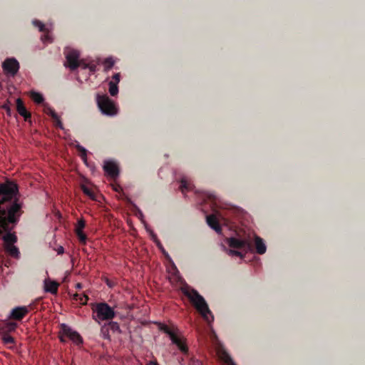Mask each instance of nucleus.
<instances>
[{
	"mask_svg": "<svg viewBox=\"0 0 365 365\" xmlns=\"http://www.w3.org/2000/svg\"><path fill=\"white\" fill-rule=\"evenodd\" d=\"M21 207V204L15 201L9 206V212L0 211V238L4 242V247L13 245L17 242V236L11 230L22 214Z\"/></svg>",
	"mask_w": 365,
	"mask_h": 365,
	"instance_id": "1",
	"label": "nucleus"
},
{
	"mask_svg": "<svg viewBox=\"0 0 365 365\" xmlns=\"http://www.w3.org/2000/svg\"><path fill=\"white\" fill-rule=\"evenodd\" d=\"M181 290L182 293L189 299L195 309L201 314L205 320L207 322L213 321L214 317L208 307L207 302L202 296L198 292L191 288L187 284L184 285Z\"/></svg>",
	"mask_w": 365,
	"mask_h": 365,
	"instance_id": "2",
	"label": "nucleus"
},
{
	"mask_svg": "<svg viewBox=\"0 0 365 365\" xmlns=\"http://www.w3.org/2000/svg\"><path fill=\"white\" fill-rule=\"evenodd\" d=\"M92 309L93 313L96 314L93 315V319L98 322H99V320H111L115 314L113 309L106 302L93 304Z\"/></svg>",
	"mask_w": 365,
	"mask_h": 365,
	"instance_id": "3",
	"label": "nucleus"
},
{
	"mask_svg": "<svg viewBox=\"0 0 365 365\" xmlns=\"http://www.w3.org/2000/svg\"><path fill=\"white\" fill-rule=\"evenodd\" d=\"M97 103L101 112L108 115L117 113V108L114 103L106 95H98Z\"/></svg>",
	"mask_w": 365,
	"mask_h": 365,
	"instance_id": "4",
	"label": "nucleus"
},
{
	"mask_svg": "<svg viewBox=\"0 0 365 365\" xmlns=\"http://www.w3.org/2000/svg\"><path fill=\"white\" fill-rule=\"evenodd\" d=\"M160 330L169 335L172 342L175 344L183 354H187L188 352V347L187 345L178 337L175 331H173L168 326L165 324L162 325L160 327Z\"/></svg>",
	"mask_w": 365,
	"mask_h": 365,
	"instance_id": "5",
	"label": "nucleus"
},
{
	"mask_svg": "<svg viewBox=\"0 0 365 365\" xmlns=\"http://www.w3.org/2000/svg\"><path fill=\"white\" fill-rule=\"evenodd\" d=\"M66 63L65 66L69 67L71 71L76 70L79 66V52L74 49H69L65 51Z\"/></svg>",
	"mask_w": 365,
	"mask_h": 365,
	"instance_id": "6",
	"label": "nucleus"
},
{
	"mask_svg": "<svg viewBox=\"0 0 365 365\" xmlns=\"http://www.w3.org/2000/svg\"><path fill=\"white\" fill-rule=\"evenodd\" d=\"M229 246L232 248L242 249L246 248L252 250V245L248 240H239L235 237H230L227 239Z\"/></svg>",
	"mask_w": 365,
	"mask_h": 365,
	"instance_id": "7",
	"label": "nucleus"
},
{
	"mask_svg": "<svg viewBox=\"0 0 365 365\" xmlns=\"http://www.w3.org/2000/svg\"><path fill=\"white\" fill-rule=\"evenodd\" d=\"M3 68L6 73L14 76L19 71V63L15 58H8L3 63Z\"/></svg>",
	"mask_w": 365,
	"mask_h": 365,
	"instance_id": "8",
	"label": "nucleus"
},
{
	"mask_svg": "<svg viewBox=\"0 0 365 365\" xmlns=\"http://www.w3.org/2000/svg\"><path fill=\"white\" fill-rule=\"evenodd\" d=\"M62 329L63 334L76 344H81L83 343V339L77 331L72 330L66 324H62Z\"/></svg>",
	"mask_w": 365,
	"mask_h": 365,
	"instance_id": "9",
	"label": "nucleus"
},
{
	"mask_svg": "<svg viewBox=\"0 0 365 365\" xmlns=\"http://www.w3.org/2000/svg\"><path fill=\"white\" fill-rule=\"evenodd\" d=\"M29 312V309L28 307H16L11 310L9 318L14 320L21 321Z\"/></svg>",
	"mask_w": 365,
	"mask_h": 365,
	"instance_id": "10",
	"label": "nucleus"
},
{
	"mask_svg": "<svg viewBox=\"0 0 365 365\" xmlns=\"http://www.w3.org/2000/svg\"><path fill=\"white\" fill-rule=\"evenodd\" d=\"M104 171L111 177L112 178H115L118 176L119 169L118 165L112 161H106L103 165Z\"/></svg>",
	"mask_w": 365,
	"mask_h": 365,
	"instance_id": "11",
	"label": "nucleus"
},
{
	"mask_svg": "<svg viewBox=\"0 0 365 365\" xmlns=\"http://www.w3.org/2000/svg\"><path fill=\"white\" fill-rule=\"evenodd\" d=\"M16 110L18 113L24 118V120L26 121H28L31 119V113L26 110L24 102L21 98L16 99Z\"/></svg>",
	"mask_w": 365,
	"mask_h": 365,
	"instance_id": "12",
	"label": "nucleus"
},
{
	"mask_svg": "<svg viewBox=\"0 0 365 365\" xmlns=\"http://www.w3.org/2000/svg\"><path fill=\"white\" fill-rule=\"evenodd\" d=\"M59 284L55 281H51L49 279L44 280V289L45 292L51 294H56L58 292Z\"/></svg>",
	"mask_w": 365,
	"mask_h": 365,
	"instance_id": "13",
	"label": "nucleus"
},
{
	"mask_svg": "<svg viewBox=\"0 0 365 365\" xmlns=\"http://www.w3.org/2000/svg\"><path fill=\"white\" fill-rule=\"evenodd\" d=\"M206 219H207V223L211 228H212L214 230H215L216 232H217V233L221 232V230H222L221 227L218 222L217 219L216 218V217L215 215H208V216H207Z\"/></svg>",
	"mask_w": 365,
	"mask_h": 365,
	"instance_id": "14",
	"label": "nucleus"
},
{
	"mask_svg": "<svg viewBox=\"0 0 365 365\" xmlns=\"http://www.w3.org/2000/svg\"><path fill=\"white\" fill-rule=\"evenodd\" d=\"M255 245L257 253L263 255L266 252L267 247L263 240L259 236L255 235Z\"/></svg>",
	"mask_w": 365,
	"mask_h": 365,
	"instance_id": "15",
	"label": "nucleus"
},
{
	"mask_svg": "<svg viewBox=\"0 0 365 365\" xmlns=\"http://www.w3.org/2000/svg\"><path fill=\"white\" fill-rule=\"evenodd\" d=\"M4 249L11 257L15 259H19L20 257V252L19 250V248L16 247L14 245L10 246H5Z\"/></svg>",
	"mask_w": 365,
	"mask_h": 365,
	"instance_id": "16",
	"label": "nucleus"
},
{
	"mask_svg": "<svg viewBox=\"0 0 365 365\" xmlns=\"http://www.w3.org/2000/svg\"><path fill=\"white\" fill-rule=\"evenodd\" d=\"M82 191L85 195L88 196L93 200H97L96 193L86 185H83L81 186Z\"/></svg>",
	"mask_w": 365,
	"mask_h": 365,
	"instance_id": "17",
	"label": "nucleus"
},
{
	"mask_svg": "<svg viewBox=\"0 0 365 365\" xmlns=\"http://www.w3.org/2000/svg\"><path fill=\"white\" fill-rule=\"evenodd\" d=\"M180 190L182 193L192 189V185L187 180L182 178L181 180Z\"/></svg>",
	"mask_w": 365,
	"mask_h": 365,
	"instance_id": "18",
	"label": "nucleus"
},
{
	"mask_svg": "<svg viewBox=\"0 0 365 365\" xmlns=\"http://www.w3.org/2000/svg\"><path fill=\"white\" fill-rule=\"evenodd\" d=\"M76 149L80 153V156L82 160L86 162L87 160V150L79 144L76 145Z\"/></svg>",
	"mask_w": 365,
	"mask_h": 365,
	"instance_id": "19",
	"label": "nucleus"
},
{
	"mask_svg": "<svg viewBox=\"0 0 365 365\" xmlns=\"http://www.w3.org/2000/svg\"><path fill=\"white\" fill-rule=\"evenodd\" d=\"M109 93L112 96H116L118 93V86L113 81L109 83Z\"/></svg>",
	"mask_w": 365,
	"mask_h": 365,
	"instance_id": "20",
	"label": "nucleus"
},
{
	"mask_svg": "<svg viewBox=\"0 0 365 365\" xmlns=\"http://www.w3.org/2000/svg\"><path fill=\"white\" fill-rule=\"evenodd\" d=\"M31 98L34 102H36V103H38V104L43 103V97L39 93H36V92L32 93Z\"/></svg>",
	"mask_w": 365,
	"mask_h": 365,
	"instance_id": "21",
	"label": "nucleus"
},
{
	"mask_svg": "<svg viewBox=\"0 0 365 365\" xmlns=\"http://www.w3.org/2000/svg\"><path fill=\"white\" fill-rule=\"evenodd\" d=\"M1 339L4 344H11L14 343V339L7 334H4L2 336Z\"/></svg>",
	"mask_w": 365,
	"mask_h": 365,
	"instance_id": "22",
	"label": "nucleus"
},
{
	"mask_svg": "<svg viewBox=\"0 0 365 365\" xmlns=\"http://www.w3.org/2000/svg\"><path fill=\"white\" fill-rule=\"evenodd\" d=\"M101 335L103 339H109V328L107 325H104L101 327Z\"/></svg>",
	"mask_w": 365,
	"mask_h": 365,
	"instance_id": "23",
	"label": "nucleus"
},
{
	"mask_svg": "<svg viewBox=\"0 0 365 365\" xmlns=\"http://www.w3.org/2000/svg\"><path fill=\"white\" fill-rule=\"evenodd\" d=\"M45 111L48 115H49L53 118V120L58 118V115L55 112V110L50 107L45 108Z\"/></svg>",
	"mask_w": 365,
	"mask_h": 365,
	"instance_id": "24",
	"label": "nucleus"
},
{
	"mask_svg": "<svg viewBox=\"0 0 365 365\" xmlns=\"http://www.w3.org/2000/svg\"><path fill=\"white\" fill-rule=\"evenodd\" d=\"M105 69L109 70L110 69L113 65H114V61L112 59V58H107L104 62H103Z\"/></svg>",
	"mask_w": 365,
	"mask_h": 365,
	"instance_id": "25",
	"label": "nucleus"
},
{
	"mask_svg": "<svg viewBox=\"0 0 365 365\" xmlns=\"http://www.w3.org/2000/svg\"><path fill=\"white\" fill-rule=\"evenodd\" d=\"M76 233L80 242L82 244H86L87 240L86 234L83 231L76 232Z\"/></svg>",
	"mask_w": 365,
	"mask_h": 365,
	"instance_id": "26",
	"label": "nucleus"
},
{
	"mask_svg": "<svg viewBox=\"0 0 365 365\" xmlns=\"http://www.w3.org/2000/svg\"><path fill=\"white\" fill-rule=\"evenodd\" d=\"M33 24L35 26H37L40 31H41V32H45L46 31V29H45L44 24L42 22H41L40 21L34 20V21H33Z\"/></svg>",
	"mask_w": 365,
	"mask_h": 365,
	"instance_id": "27",
	"label": "nucleus"
},
{
	"mask_svg": "<svg viewBox=\"0 0 365 365\" xmlns=\"http://www.w3.org/2000/svg\"><path fill=\"white\" fill-rule=\"evenodd\" d=\"M17 327V324L12 322H8L6 323V329L7 331H14Z\"/></svg>",
	"mask_w": 365,
	"mask_h": 365,
	"instance_id": "28",
	"label": "nucleus"
},
{
	"mask_svg": "<svg viewBox=\"0 0 365 365\" xmlns=\"http://www.w3.org/2000/svg\"><path fill=\"white\" fill-rule=\"evenodd\" d=\"M85 226H86V222L83 220H78L76 228V232L83 231Z\"/></svg>",
	"mask_w": 365,
	"mask_h": 365,
	"instance_id": "29",
	"label": "nucleus"
},
{
	"mask_svg": "<svg viewBox=\"0 0 365 365\" xmlns=\"http://www.w3.org/2000/svg\"><path fill=\"white\" fill-rule=\"evenodd\" d=\"M223 359L225 363L227 364V365H235L232 361V359L230 358V356L226 352L223 353Z\"/></svg>",
	"mask_w": 365,
	"mask_h": 365,
	"instance_id": "30",
	"label": "nucleus"
},
{
	"mask_svg": "<svg viewBox=\"0 0 365 365\" xmlns=\"http://www.w3.org/2000/svg\"><path fill=\"white\" fill-rule=\"evenodd\" d=\"M227 254L229 255L237 256V257H240L241 258H242L243 256H244L241 252L237 251V250H227Z\"/></svg>",
	"mask_w": 365,
	"mask_h": 365,
	"instance_id": "31",
	"label": "nucleus"
},
{
	"mask_svg": "<svg viewBox=\"0 0 365 365\" xmlns=\"http://www.w3.org/2000/svg\"><path fill=\"white\" fill-rule=\"evenodd\" d=\"M88 300V297L87 295H86V294H80L78 302L81 304L83 305V304H86L87 303Z\"/></svg>",
	"mask_w": 365,
	"mask_h": 365,
	"instance_id": "32",
	"label": "nucleus"
},
{
	"mask_svg": "<svg viewBox=\"0 0 365 365\" xmlns=\"http://www.w3.org/2000/svg\"><path fill=\"white\" fill-rule=\"evenodd\" d=\"M54 123H55V125H56L57 128H60V129H63V123H62V122L61 121V120L59 119V117H58L57 119H56V120H54Z\"/></svg>",
	"mask_w": 365,
	"mask_h": 365,
	"instance_id": "33",
	"label": "nucleus"
},
{
	"mask_svg": "<svg viewBox=\"0 0 365 365\" xmlns=\"http://www.w3.org/2000/svg\"><path fill=\"white\" fill-rule=\"evenodd\" d=\"M109 325L110 326L111 329L114 331L119 329V325L116 322H110L109 323Z\"/></svg>",
	"mask_w": 365,
	"mask_h": 365,
	"instance_id": "34",
	"label": "nucleus"
},
{
	"mask_svg": "<svg viewBox=\"0 0 365 365\" xmlns=\"http://www.w3.org/2000/svg\"><path fill=\"white\" fill-rule=\"evenodd\" d=\"M41 39L43 41H51L50 37L48 34H44L43 36H42Z\"/></svg>",
	"mask_w": 365,
	"mask_h": 365,
	"instance_id": "35",
	"label": "nucleus"
},
{
	"mask_svg": "<svg viewBox=\"0 0 365 365\" xmlns=\"http://www.w3.org/2000/svg\"><path fill=\"white\" fill-rule=\"evenodd\" d=\"M3 108L6 110V112L9 115H11V108L8 105H6V104L4 105Z\"/></svg>",
	"mask_w": 365,
	"mask_h": 365,
	"instance_id": "36",
	"label": "nucleus"
},
{
	"mask_svg": "<svg viewBox=\"0 0 365 365\" xmlns=\"http://www.w3.org/2000/svg\"><path fill=\"white\" fill-rule=\"evenodd\" d=\"M113 79L115 81V83L117 84L120 81V74L116 73L113 76Z\"/></svg>",
	"mask_w": 365,
	"mask_h": 365,
	"instance_id": "37",
	"label": "nucleus"
},
{
	"mask_svg": "<svg viewBox=\"0 0 365 365\" xmlns=\"http://www.w3.org/2000/svg\"><path fill=\"white\" fill-rule=\"evenodd\" d=\"M56 251L58 255H61L64 252V248L62 246H59Z\"/></svg>",
	"mask_w": 365,
	"mask_h": 365,
	"instance_id": "38",
	"label": "nucleus"
},
{
	"mask_svg": "<svg viewBox=\"0 0 365 365\" xmlns=\"http://www.w3.org/2000/svg\"><path fill=\"white\" fill-rule=\"evenodd\" d=\"M88 67L90 71L91 72H94L96 71V66L95 65H91V66H88V65H85V68H87Z\"/></svg>",
	"mask_w": 365,
	"mask_h": 365,
	"instance_id": "39",
	"label": "nucleus"
},
{
	"mask_svg": "<svg viewBox=\"0 0 365 365\" xmlns=\"http://www.w3.org/2000/svg\"><path fill=\"white\" fill-rule=\"evenodd\" d=\"M207 197H208L210 200H212V201H215V200H216V197H215V195H214L213 194H208V195H207Z\"/></svg>",
	"mask_w": 365,
	"mask_h": 365,
	"instance_id": "40",
	"label": "nucleus"
},
{
	"mask_svg": "<svg viewBox=\"0 0 365 365\" xmlns=\"http://www.w3.org/2000/svg\"><path fill=\"white\" fill-rule=\"evenodd\" d=\"M79 295H80V294H75L73 295V300H75V301L78 302V298H79Z\"/></svg>",
	"mask_w": 365,
	"mask_h": 365,
	"instance_id": "41",
	"label": "nucleus"
},
{
	"mask_svg": "<svg viewBox=\"0 0 365 365\" xmlns=\"http://www.w3.org/2000/svg\"><path fill=\"white\" fill-rule=\"evenodd\" d=\"M126 200H127V202H128V203H130V204H131V205H133V202L130 200V199H129L128 197H126ZM134 206H135V205H134Z\"/></svg>",
	"mask_w": 365,
	"mask_h": 365,
	"instance_id": "42",
	"label": "nucleus"
},
{
	"mask_svg": "<svg viewBox=\"0 0 365 365\" xmlns=\"http://www.w3.org/2000/svg\"><path fill=\"white\" fill-rule=\"evenodd\" d=\"M106 284H107L109 287H112V286H113L112 283H111L108 279H107V280H106Z\"/></svg>",
	"mask_w": 365,
	"mask_h": 365,
	"instance_id": "43",
	"label": "nucleus"
},
{
	"mask_svg": "<svg viewBox=\"0 0 365 365\" xmlns=\"http://www.w3.org/2000/svg\"><path fill=\"white\" fill-rule=\"evenodd\" d=\"M82 287V284L81 283L76 284V288L81 289Z\"/></svg>",
	"mask_w": 365,
	"mask_h": 365,
	"instance_id": "44",
	"label": "nucleus"
},
{
	"mask_svg": "<svg viewBox=\"0 0 365 365\" xmlns=\"http://www.w3.org/2000/svg\"><path fill=\"white\" fill-rule=\"evenodd\" d=\"M29 307L31 308V309H34L33 304H30Z\"/></svg>",
	"mask_w": 365,
	"mask_h": 365,
	"instance_id": "45",
	"label": "nucleus"
},
{
	"mask_svg": "<svg viewBox=\"0 0 365 365\" xmlns=\"http://www.w3.org/2000/svg\"><path fill=\"white\" fill-rule=\"evenodd\" d=\"M61 341H63V342L65 341V340L63 339V337H61Z\"/></svg>",
	"mask_w": 365,
	"mask_h": 365,
	"instance_id": "46",
	"label": "nucleus"
},
{
	"mask_svg": "<svg viewBox=\"0 0 365 365\" xmlns=\"http://www.w3.org/2000/svg\"><path fill=\"white\" fill-rule=\"evenodd\" d=\"M118 189H120V187H118V188H115V190L116 191H118Z\"/></svg>",
	"mask_w": 365,
	"mask_h": 365,
	"instance_id": "47",
	"label": "nucleus"
},
{
	"mask_svg": "<svg viewBox=\"0 0 365 365\" xmlns=\"http://www.w3.org/2000/svg\"><path fill=\"white\" fill-rule=\"evenodd\" d=\"M118 189H120V187H118V188H115V190L116 191H118Z\"/></svg>",
	"mask_w": 365,
	"mask_h": 365,
	"instance_id": "48",
	"label": "nucleus"
},
{
	"mask_svg": "<svg viewBox=\"0 0 365 365\" xmlns=\"http://www.w3.org/2000/svg\"><path fill=\"white\" fill-rule=\"evenodd\" d=\"M153 365H159L158 363L155 362L153 364Z\"/></svg>",
	"mask_w": 365,
	"mask_h": 365,
	"instance_id": "49",
	"label": "nucleus"
}]
</instances>
